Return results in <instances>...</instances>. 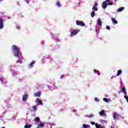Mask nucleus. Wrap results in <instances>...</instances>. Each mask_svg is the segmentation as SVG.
<instances>
[{"label": "nucleus", "mask_w": 128, "mask_h": 128, "mask_svg": "<svg viewBox=\"0 0 128 128\" xmlns=\"http://www.w3.org/2000/svg\"><path fill=\"white\" fill-rule=\"evenodd\" d=\"M12 52H13L14 56L16 58H18V60L16 62V64H22V60H24V58L22 52H20V48L18 46L13 45L12 46Z\"/></svg>", "instance_id": "obj_1"}, {"label": "nucleus", "mask_w": 128, "mask_h": 128, "mask_svg": "<svg viewBox=\"0 0 128 128\" xmlns=\"http://www.w3.org/2000/svg\"><path fill=\"white\" fill-rule=\"evenodd\" d=\"M97 24L98 26H96V34H98V31L100 28H102V20L100 18H98V20H96Z\"/></svg>", "instance_id": "obj_2"}, {"label": "nucleus", "mask_w": 128, "mask_h": 128, "mask_svg": "<svg viewBox=\"0 0 128 128\" xmlns=\"http://www.w3.org/2000/svg\"><path fill=\"white\" fill-rule=\"evenodd\" d=\"M80 29L70 30V37L72 38V36H76V34H78V32H80Z\"/></svg>", "instance_id": "obj_3"}, {"label": "nucleus", "mask_w": 128, "mask_h": 128, "mask_svg": "<svg viewBox=\"0 0 128 128\" xmlns=\"http://www.w3.org/2000/svg\"><path fill=\"white\" fill-rule=\"evenodd\" d=\"M48 88L51 90H58V88L56 86V83H54V82L51 84L50 86H48Z\"/></svg>", "instance_id": "obj_4"}, {"label": "nucleus", "mask_w": 128, "mask_h": 128, "mask_svg": "<svg viewBox=\"0 0 128 128\" xmlns=\"http://www.w3.org/2000/svg\"><path fill=\"white\" fill-rule=\"evenodd\" d=\"M0 80L1 82H2V84H8L6 79L4 78V76H0Z\"/></svg>", "instance_id": "obj_5"}, {"label": "nucleus", "mask_w": 128, "mask_h": 128, "mask_svg": "<svg viewBox=\"0 0 128 128\" xmlns=\"http://www.w3.org/2000/svg\"><path fill=\"white\" fill-rule=\"evenodd\" d=\"M76 24L77 26H84V22L82 21L76 20Z\"/></svg>", "instance_id": "obj_6"}, {"label": "nucleus", "mask_w": 128, "mask_h": 128, "mask_svg": "<svg viewBox=\"0 0 128 128\" xmlns=\"http://www.w3.org/2000/svg\"><path fill=\"white\" fill-rule=\"evenodd\" d=\"M28 98V94H25L22 96V102H26V100Z\"/></svg>", "instance_id": "obj_7"}, {"label": "nucleus", "mask_w": 128, "mask_h": 128, "mask_svg": "<svg viewBox=\"0 0 128 128\" xmlns=\"http://www.w3.org/2000/svg\"><path fill=\"white\" fill-rule=\"evenodd\" d=\"M52 38L55 40L56 42H60V38L56 36V35L52 34Z\"/></svg>", "instance_id": "obj_8"}, {"label": "nucleus", "mask_w": 128, "mask_h": 128, "mask_svg": "<svg viewBox=\"0 0 128 128\" xmlns=\"http://www.w3.org/2000/svg\"><path fill=\"white\" fill-rule=\"evenodd\" d=\"M34 64H36V61H32L30 62V64L28 66V68H34Z\"/></svg>", "instance_id": "obj_9"}, {"label": "nucleus", "mask_w": 128, "mask_h": 128, "mask_svg": "<svg viewBox=\"0 0 128 128\" xmlns=\"http://www.w3.org/2000/svg\"><path fill=\"white\" fill-rule=\"evenodd\" d=\"M47 60L48 64H52L54 62V59H52L50 56H47Z\"/></svg>", "instance_id": "obj_10"}, {"label": "nucleus", "mask_w": 128, "mask_h": 128, "mask_svg": "<svg viewBox=\"0 0 128 128\" xmlns=\"http://www.w3.org/2000/svg\"><path fill=\"white\" fill-rule=\"evenodd\" d=\"M98 6V2H96L92 8V10H95V12H98V7H96Z\"/></svg>", "instance_id": "obj_11"}, {"label": "nucleus", "mask_w": 128, "mask_h": 128, "mask_svg": "<svg viewBox=\"0 0 128 128\" xmlns=\"http://www.w3.org/2000/svg\"><path fill=\"white\" fill-rule=\"evenodd\" d=\"M108 6L106 1H104L102 3V8L104 10H106Z\"/></svg>", "instance_id": "obj_12"}, {"label": "nucleus", "mask_w": 128, "mask_h": 128, "mask_svg": "<svg viewBox=\"0 0 128 128\" xmlns=\"http://www.w3.org/2000/svg\"><path fill=\"white\" fill-rule=\"evenodd\" d=\"M36 102H38L40 106H42V100L40 98H37L36 100Z\"/></svg>", "instance_id": "obj_13"}, {"label": "nucleus", "mask_w": 128, "mask_h": 128, "mask_svg": "<svg viewBox=\"0 0 128 128\" xmlns=\"http://www.w3.org/2000/svg\"><path fill=\"white\" fill-rule=\"evenodd\" d=\"M10 68L11 69V72L13 76H17L18 74V72L12 70V67H10Z\"/></svg>", "instance_id": "obj_14"}, {"label": "nucleus", "mask_w": 128, "mask_h": 128, "mask_svg": "<svg viewBox=\"0 0 128 128\" xmlns=\"http://www.w3.org/2000/svg\"><path fill=\"white\" fill-rule=\"evenodd\" d=\"M118 116H120V115H118L116 112L114 113L113 118L114 120H118Z\"/></svg>", "instance_id": "obj_15"}, {"label": "nucleus", "mask_w": 128, "mask_h": 128, "mask_svg": "<svg viewBox=\"0 0 128 128\" xmlns=\"http://www.w3.org/2000/svg\"><path fill=\"white\" fill-rule=\"evenodd\" d=\"M46 60H48V56H44L43 57L41 60L42 64H44V62H46Z\"/></svg>", "instance_id": "obj_16"}, {"label": "nucleus", "mask_w": 128, "mask_h": 128, "mask_svg": "<svg viewBox=\"0 0 128 128\" xmlns=\"http://www.w3.org/2000/svg\"><path fill=\"white\" fill-rule=\"evenodd\" d=\"M56 6L58 8H62V4H60V1L56 2Z\"/></svg>", "instance_id": "obj_17"}, {"label": "nucleus", "mask_w": 128, "mask_h": 128, "mask_svg": "<svg viewBox=\"0 0 128 128\" xmlns=\"http://www.w3.org/2000/svg\"><path fill=\"white\" fill-rule=\"evenodd\" d=\"M100 124H106L108 121L104 120H100Z\"/></svg>", "instance_id": "obj_18"}, {"label": "nucleus", "mask_w": 128, "mask_h": 128, "mask_svg": "<svg viewBox=\"0 0 128 128\" xmlns=\"http://www.w3.org/2000/svg\"><path fill=\"white\" fill-rule=\"evenodd\" d=\"M124 10V7H121V8H118V10H117L116 12H122V10Z\"/></svg>", "instance_id": "obj_19"}, {"label": "nucleus", "mask_w": 128, "mask_h": 128, "mask_svg": "<svg viewBox=\"0 0 128 128\" xmlns=\"http://www.w3.org/2000/svg\"><path fill=\"white\" fill-rule=\"evenodd\" d=\"M99 114L100 116H106V114L104 113V110H102L100 111L99 112Z\"/></svg>", "instance_id": "obj_20"}, {"label": "nucleus", "mask_w": 128, "mask_h": 128, "mask_svg": "<svg viewBox=\"0 0 128 128\" xmlns=\"http://www.w3.org/2000/svg\"><path fill=\"white\" fill-rule=\"evenodd\" d=\"M104 102H106L108 103L110 102H112V100L110 98L108 99L106 98H103Z\"/></svg>", "instance_id": "obj_21"}, {"label": "nucleus", "mask_w": 128, "mask_h": 128, "mask_svg": "<svg viewBox=\"0 0 128 128\" xmlns=\"http://www.w3.org/2000/svg\"><path fill=\"white\" fill-rule=\"evenodd\" d=\"M40 94H42V92H40L34 94L35 96H40Z\"/></svg>", "instance_id": "obj_22"}, {"label": "nucleus", "mask_w": 128, "mask_h": 128, "mask_svg": "<svg viewBox=\"0 0 128 128\" xmlns=\"http://www.w3.org/2000/svg\"><path fill=\"white\" fill-rule=\"evenodd\" d=\"M96 128H104V126H102L100 124H98V123H96Z\"/></svg>", "instance_id": "obj_23"}, {"label": "nucleus", "mask_w": 128, "mask_h": 128, "mask_svg": "<svg viewBox=\"0 0 128 128\" xmlns=\"http://www.w3.org/2000/svg\"><path fill=\"white\" fill-rule=\"evenodd\" d=\"M112 22L113 24H118V22L116 20V18H112Z\"/></svg>", "instance_id": "obj_24"}, {"label": "nucleus", "mask_w": 128, "mask_h": 128, "mask_svg": "<svg viewBox=\"0 0 128 128\" xmlns=\"http://www.w3.org/2000/svg\"><path fill=\"white\" fill-rule=\"evenodd\" d=\"M85 116H86V118H94V114H90V115H86Z\"/></svg>", "instance_id": "obj_25"}, {"label": "nucleus", "mask_w": 128, "mask_h": 128, "mask_svg": "<svg viewBox=\"0 0 128 128\" xmlns=\"http://www.w3.org/2000/svg\"><path fill=\"white\" fill-rule=\"evenodd\" d=\"M122 91L125 96H126V87H123L122 88Z\"/></svg>", "instance_id": "obj_26"}, {"label": "nucleus", "mask_w": 128, "mask_h": 128, "mask_svg": "<svg viewBox=\"0 0 128 128\" xmlns=\"http://www.w3.org/2000/svg\"><path fill=\"white\" fill-rule=\"evenodd\" d=\"M38 126L39 128H44V124L43 122H40L38 124Z\"/></svg>", "instance_id": "obj_27"}, {"label": "nucleus", "mask_w": 128, "mask_h": 128, "mask_svg": "<svg viewBox=\"0 0 128 128\" xmlns=\"http://www.w3.org/2000/svg\"><path fill=\"white\" fill-rule=\"evenodd\" d=\"M24 128H32V124H26L24 126Z\"/></svg>", "instance_id": "obj_28"}, {"label": "nucleus", "mask_w": 128, "mask_h": 128, "mask_svg": "<svg viewBox=\"0 0 128 128\" xmlns=\"http://www.w3.org/2000/svg\"><path fill=\"white\" fill-rule=\"evenodd\" d=\"M122 70H118L117 72L116 76H120V74H122Z\"/></svg>", "instance_id": "obj_29"}, {"label": "nucleus", "mask_w": 128, "mask_h": 128, "mask_svg": "<svg viewBox=\"0 0 128 128\" xmlns=\"http://www.w3.org/2000/svg\"><path fill=\"white\" fill-rule=\"evenodd\" d=\"M34 120H35V122H40V119L38 117H36L35 118Z\"/></svg>", "instance_id": "obj_30"}, {"label": "nucleus", "mask_w": 128, "mask_h": 128, "mask_svg": "<svg viewBox=\"0 0 128 128\" xmlns=\"http://www.w3.org/2000/svg\"><path fill=\"white\" fill-rule=\"evenodd\" d=\"M82 126L84 128H90V125H88V124H84L82 125Z\"/></svg>", "instance_id": "obj_31"}, {"label": "nucleus", "mask_w": 128, "mask_h": 128, "mask_svg": "<svg viewBox=\"0 0 128 128\" xmlns=\"http://www.w3.org/2000/svg\"><path fill=\"white\" fill-rule=\"evenodd\" d=\"M94 12H96V10H92V14H91L92 18H94V14H96Z\"/></svg>", "instance_id": "obj_32"}, {"label": "nucleus", "mask_w": 128, "mask_h": 128, "mask_svg": "<svg viewBox=\"0 0 128 128\" xmlns=\"http://www.w3.org/2000/svg\"><path fill=\"white\" fill-rule=\"evenodd\" d=\"M32 108H33V110H34V112H36L38 107L36 106H33Z\"/></svg>", "instance_id": "obj_33"}, {"label": "nucleus", "mask_w": 128, "mask_h": 128, "mask_svg": "<svg viewBox=\"0 0 128 128\" xmlns=\"http://www.w3.org/2000/svg\"><path fill=\"white\" fill-rule=\"evenodd\" d=\"M32 120L31 118L26 119V124H30V122Z\"/></svg>", "instance_id": "obj_34"}, {"label": "nucleus", "mask_w": 128, "mask_h": 128, "mask_svg": "<svg viewBox=\"0 0 128 128\" xmlns=\"http://www.w3.org/2000/svg\"><path fill=\"white\" fill-rule=\"evenodd\" d=\"M16 30H20V26L19 24H16Z\"/></svg>", "instance_id": "obj_35"}, {"label": "nucleus", "mask_w": 128, "mask_h": 128, "mask_svg": "<svg viewBox=\"0 0 128 128\" xmlns=\"http://www.w3.org/2000/svg\"><path fill=\"white\" fill-rule=\"evenodd\" d=\"M94 100L96 102H100L99 98H95Z\"/></svg>", "instance_id": "obj_36"}, {"label": "nucleus", "mask_w": 128, "mask_h": 128, "mask_svg": "<svg viewBox=\"0 0 128 128\" xmlns=\"http://www.w3.org/2000/svg\"><path fill=\"white\" fill-rule=\"evenodd\" d=\"M107 4L108 6H112V4H114V2H109Z\"/></svg>", "instance_id": "obj_37"}, {"label": "nucleus", "mask_w": 128, "mask_h": 128, "mask_svg": "<svg viewBox=\"0 0 128 128\" xmlns=\"http://www.w3.org/2000/svg\"><path fill=\"white\" fill-rule=\"evenodd\" d=\"M27 4H30V0H24Z\"/></svg>", "instance_id": "obj_38"}, {"label": "nucleus", "mask_w": 128, "mask_h": 128, "mask_svg": "<svg viewBox=\"0 0 128 128\" xmlns=\"http://www.w3.org/2000/svg\"><path fill=\"white\" fill-rule=\"evenodd\" d=\"M40 84H37L36 86V88H40Z\"/></svg>", "instance_id": "obj_39"}, {"label": "nucleus", "mask_w": 128, "mask_h": 128, "mask_svg": "<svg viewBox=\"0 0 128 128\" xmlns=\"http://www.w3.org/2000/svg\"><path fill=\"white\" fill-rule=\"evenodd\" d=\"M124 98H126V100L127 102H128V96H126V95H125V96H124Z\"/></svg>", "instance_id": "obj_40"}, {"label": "nucleus", "mask_w": 128, "mask_h": 128, "mask_svg": "<svg viewBox=\"0 0 128 128\" xmlns=\"http://www.w3.org/2000/svg\"><path fill=\"white\" fill-rule=\"evenodd\" d=\"M91 124H92V126H96V122H91Z\"/></svg>", "instance_id": "obj_41"}, {"label": "nucleus", "mask_w": 128, "mask_h": 128, "mask_svg": "<svg viewBox=\"0 0 128 128\" xmlns=\"http://www.w3.org/2000/svg\"><path fill=\"white\" fill-rule=\"evenodd\" d=\"M106 30H110V28L108 26H106Z\"/></svg>", "instance_id": "obj_42"}, {"label": "nucleus", "mask_w": 128, "mask_h": 128, "mask_svg": "<svg viewBox=\"0 0 128 128\" xmlns=\"http://www.w3.org/2000/svg\"><path fill=\"white\" fill-rule=\"evenodd\" d=\"M64 78V74H62L60 77V80Z\"/></svg>", "instance_id": "obj_43"}, {"label": "nucleus", "mask_w": 128, "mask_h": 128, "mask_svg": "<svg viewBox=\"0 0 128 128\" xmlns=\"http://www.w3.org/2000/svg\"><path fill=\"white\" fill-rule=\"evenodd\" d=\"M72 112H78V110L74 109V110H72Z\"/></svg>", "instance_id": "obj_44"}, {"label": "nucleus", "mask_w": 128, "mask_h": 128, "mask_svg": "<svg viewBox=\"0 0 128 128\" xmlns=\"http://www.w3.org/2000/svg\"><path fill=\"white\" fill-rule=\"evenodd\" d=\"M94 74H98V70H94Z\"/></svg>", "instance_id": "obj_45"}, {"label": "nucleus", "mask_w": 128, "mask_h": 128, "mask_svg": "<svg viewBox=\"0 0 128 128\" xmlns=\"http://www.w3.org/2000/svg\"><path fill=\"white\" fill-rule=\"evenodd\" d=\"M41 44H42V46H44V42L41 41Z\"/></svg>", "instance_id": "obj_46"}, {"label": "nucleus", "mask_w": 128, "mask_h": 128, "mask_svg": "<svg viewBox=\"0 0 128 128\" xmlns=\"http://www.w3.org/2000/svg\"><path fill=\"white\" fill-rule=\"evenodd\" d=\"M4 116L1 115V116H0V118L1 120H2V118H4Z\"/></svg>", "instance_id": "obj_47"}, {"label": "nucleus", "mask_w": 128, "mask_h": 128, "mask_svg": "<svg viewBox=\"0 0 128 128\" xmlns=\"http://www.w3.org/2000/svg\"><path fill=\"white\" fill-rule=\"evenodd\" d=\"M18 80L20 82H22V79H19Z\"/></svg>", "instance_id": "obj_48"}, {"label": "nucleus", "mask_w": 128, "mask_h": 128, "mask_svg": "<svg viewBox=\"0 0 128 128\" xmlns=\"http://www.w3.org/2000/svg\"><path fill=\"white\" fill-rule=\"evenodd\" d=\"M120 84H122V78L120 79Z\"/></svg>", "instance_id": "obj_49"}, {"label": "nucleus", "mask_w": 128, "mask_h": 128, "mask_svg": "<svg viewBox=\"0 0 128 128\" xmlns=\"http://www.w3.org/2000/svg\"><path fill=\"white\" fill-rule=\"evenodd\" d=\"M114 96L116 98V96H117L116 94H114Z\"/></svg>", "instance_id": "obj_50"}, {"label": "nucleus", "mask_w": 128, "mask_h": 128, "mask_svg": "<svg viewBox=\"0 0 128 128\" xmlns=\"http://www.w3.org/2000/svg\"><path fill=\"white\" fill-rule=\"evenodd\" d=\"M17 4H18V6H20V4L19 2H17Z\"/></svg>", "instance_id": "obj_51"}, {"label": "nucleus", "mask_w": 128, "mask_h": 128, "mask_svg": "<svg viewBox=\"0 0 128 128\" xmlns=\"http://www.w3.org/2000/svg\"><path fill=\"white\" fill-rule=\"evenodd\" d=\"M110 0H106V2H110Z\"/></svg>", "instance_id": "obj_52"}, {"label": "nucleus", "mask_w": 128, "mask_h": 128, "mask_svg": "<svg viewBox=\"0 0 128 128\" xmlns=\"http://www.w3.org/2000/svg\"><path fill=\"white\" fill-rule=\"evenodd\" d=\"M114 78V76H112L111 77L112 80Z\"/></svg>", "instance_id": "obj_53"}, {"label": "nucleus", "mask_w": 128, "mask_h": 128, "mask_svg": "<svg viewBox=\"0 0 128 128\" xmlns=\"http://www.w3.org/2000/svg\"><path fill=\"white\" fill-rule=\"evenodd\" d=\"M6 114V112H2V114Z\"/></svg>", "instance_id": "obj_54"}, {"label": "nucleus", "mask_w": 128, "mask_h": 128, "mask_svg": "<svg viewBox=\"0 0 128 128\" xmlns=\"http://www.w3.org/2000/svg\"><path fill=\"white\" fill-rule=\"evenodd\" d=\"M2 0H0V2H2Z\"/></svg>", "instance_id": "obj_55"}, {"label": "nucleus", "mask_w": 128, "mask_h": 128, "mask_svg": "<svg viewBox=\"0 0 128 128\" xmlns=\"http://www.w3.org/2000/svg\"><path fill=\"white\" fill-rule=\"evenodd\" d=\"M44 0V2H46V0Z\"/></svg>", "instance_id": "obj_56"}, {"label": "nucleus", "mask_w": 128, "mask_h": 128, "mask_svg": "<svg viewBox=\"0 0 128 128\" xmlns=\"http://www.w3.org/2000/svg\"><path fill=\"white\" fill-rule=\"evenodd\" d=\"M26 114H28L26 113Z\"/></svg>", "instance_id": "obj_57"}, {"label": "nucleus", "mask_w": 128, "mask_h": 128, "mask_svg": "<svg viewBox=\"0 0 128 128\" xmlns=\"http://www.w3.org/2000/svg\"><path fill=\"white\" fill-rule=\"evenodd\" d=\"M40 128V127H38V128Z\"/></svg>", "instance_id": "obj_58"}]
</instances>
